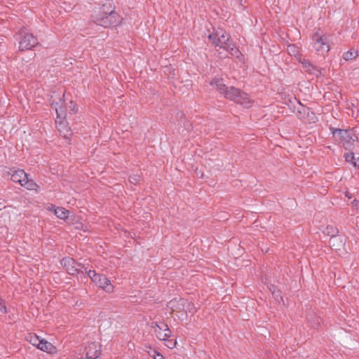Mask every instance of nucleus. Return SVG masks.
I'll use <instances>...</instances> for the list:
<instances>
[{
  "mask_svg": "<svg viewBox=\"0 0 359 359\" xmlns=\"http://www.w3.org/2000/svg\"><path fill=\"white\" fill-rule=\"evenodd\" d=\"M70 104H71V106L69 107H70V110L73 113H76V111H77L76 104L75 103H74L72 101L70 102Z\"/></svg>",
  "mask_w": 359,
  "mask_h": 359,
  "instance_id": "33",
  "label": "nucleus"
},
{
  "mask_svg": "<svg viewBox=\"0 0 359 359\" xmlns=\"http://www.w3.org/2000/svg\"><path fill=\"white\" fill-rule=\"evenodd\" d=\"M311 68H313V71L311 72L312 74L315 75L317 77L323 75L321 69L314 66L313 65V67H311Z\"/></svg>",
  "mask_w": 359,
  "mask_h": 359,
  "instance_id": "29",
  "label": "nucleus"
},
{
  "mask_svg": "<svg viewBox=\"0 0 359 359\" xmlns=\"http://www.w3.org/2000/svg\"><path fill=\"white\" fill-rule=\"evenodd\" d=\"M150 327L154 330V332L158 339L165 341V345L169 348H174L177 345V340L170 339L172 336V331L168 325L164 322L154 321Z\"/></svg>",
  "mask_w": 359,
  "mask_h": 359,
  "instance_id": "3",
  "label": "nucleus"
},
{
  "mask_svg": "<svg viewBox=\"0 0 359 359\" xmlns=\"http://www.w3.org/2000/svg\"><path fill=\"white\" fill-rule=\"evenodd\" d=\"M323 232L324 234L331 237L330 241V245H332V247H334L335 242L339 239L335 236L338 233L337 229L332 226H327L325 228H324Z\"/></svg>",
  "mask_w": 359,
  "mask_h": 359,
  "instance_id": "14",
  "label": "nucleus"
},
{
  "mask_svg": "<svg viewBox=\"0 0 359 359\" xmlns=\"http://www.w3.org/2000/svg\"><path fill=\"white\" fill-rule=\"evenodd\" d=\"M341 245H344V243H343V241H341Z\"/></svg>",
  "mask_w": 359,
  "mask_h": 359,
  "instance_id": "37",
  "label": "nucleus"
},
{
  "mask_svg": "<svg viewBox=\"0 0 359 359\" xmlns=\"http://www.w3.org/2000/svg\"><path fill=\"white\" fill-rule=\"evenodd\" d=\"M314 317V320H313V322H312L311 320V318H313L312 316H311L309 318H308V321L310 323L311 327H313V328H318L320 323H321V319L320 317H318V316H313Z\"/></svg>",
  "mask_w": 359,
  "mask_h": 359,
  "instance_id": "25",
  "label": "nucleus"
},
{
  "mask_svg": "<svg viewBox=\"0 0 359 359\" xmlns=\"http://www.w3.org/2000/svg\"><path fill=\"white\" fill-rule=\"evenodd\" d=\"M168 307L172 312L184 311L186 313L192 312L194 309L193 304L188 302L184 299H173L168 303Z\"/></svg>",
  "mask_w": 359,
  "mask_h": 359,
  "instance_id": "9",
  "label": "nucleus"
},
{
  "mask_svg": "<svg viewBox=\"0 0 359 359\" xmlns=\"http://www.w3.org/2000/svg\"><path fill=\"white\" fill-rule=\"evenodd\" d=\"M226 98L235 102L245 108H250L252 105V101L245 93L233 86L227 87L222 94Z\"/></svg>",
  "mask_w": 359,
  "mask_h": 359,
  "instance_id": "4",
  "label": "nucleus"
},
{
  "mask_svg": "<svg viewBox=\"0 0 359 359\" xmlns=\"http://www.w3.org/2000/svg\"><path fill=\"white\" fill-rule=\"evenodd\" d=\"M93 22L103 27H115L121 22V17L113 10H106L105 6L100 8L98 13L93 16Z\"/></svg>",
  "mask_w": 359,
  "mask_h": 359,
  "instance_id": "2",
  "label": "nucleus"
},
{
  "mask_svg": "<svg viewBox=\"0 0 359 359\" xmlns=\"http://www.w3.org/2000/svg\"><path fill=\"white\" fill-rule=\"evenodd\" d=\"M140 180V176L138 175H133L129 177V181L133 184H137Z\"/></svg>",
  "mask_w": 359,
  "mask_h": 359,
  "instance_id": "30",
  "label": "nucleus"
},
{
  "mask_svg": "<svg viewBox=\"0 0 359 359\" xmlns=\"http://www.w3.org/2000/svg\"><path fill=\"white\" fill-rule=\"evenodd\" d=\"M41 340L42 339H40L36 334H29L27 337V341H29L33 346H36L37 348L39 347V344L41 343Z\"/></svg>",
  "mask_w": 359,
  "mask_h": 359,
  "instance_id": "23",
  "label": "nucleus"
},
{
  "mask_svg": "<svg viewBox=\"0 0 359 359\" xmlns=\"http://www.w3.org/2000/svg\"><path fill=\"white\" fill-rule=\"evenodd\" d=\"M95 283L107 292H111L114 290L111 281L104 275L100 274Z\"/></svg>",
  "mask_w": 359,
  "mask_h": 359,
  "instance_id": "13",
  "label": "nucleus"
},
{
  "mask_svg": "<svg viewBox=\"0 0 359 359\" xmlns=\"http://www.w3.org/2000/svg\"><path fill=\"white\" fill-rule=\"evenodd\" d=\"M269 290H271L273 296L277 299L278 300V299L280 298L282 301H283V297L280 294V292L279 290H276V288L274 286H271Z\"/></svg>",
  "mask_w": 359,
  "mask_h": 359,
  "instance_id": "26",
  "label": "nucleus"
},
{
  "mask_svg": "<svg viewBox=\"0 0 359 359\" xmlns=\"http://www.w3.org/2000/svg\"><path fill=\"white\" fill-rule=\"evenodd\" d=\"M61 264L69 274L74 276L79 273L78 264L74 259L69 257H65L62 259Z\"/></svg>",
  "mask_w": 359,
  "mask_h": 359,
  "instance_id": "11",
  "label": "nucleus"
},
{
  "mask_svg": "<svg viewBox=\"0 0 359 359\" xmlns=\"http://www.w3.org/2000/svg\"><path fill=\"white\" fill-rule=\"evenodd\" d=\"M87 273L89 278L91 279V280L94 283L95 282V280H97V277L100 275L96 273V272L94 270H89L88 271H87Z\"/></svg>",
  "mask_w": 359,
  "mask_h": 359,
  "instance_id": "27",
  "label": "nucleus"
},
{
  "mask_svg": "<svg viewBox=\"0 0 359 359\" xmlns=\"http://www.w3.org/2000/svg\"><path fill=\"white\" fill-rule=\"evenodd\" d=\"M318 118L316 115L309 109V113L306 114V116L304 121L309 122V123H315L317 121Z\"/></svg>",
  "mask_w": 359,
  "mask_h": 359,
  "instance_id": "24",
  "label": "nucleus"
},
{
  "mask_svg": "<svg viewBox=\"0 0 359 359\" xmlns=\"http://www.w3.org/2000/svg\"><path fill=\"white\" fill-rule=\"evenodd\" d=\"M210 85L215 87L217 91H219L221 94H223L225 90L227 89L226 85L224 83V79L219 77L214 78L211 82Z\"/></svg>",
  "mask_w": 359,
  "mask_h": 359,
  "instance_id": "15",
  "label": "nucleus"
},
{
  "mask_svg": "<svg viewBox=\"0 0 359 359\" xmlns=\"http://www.w3.org/2000/svg\"><path fill=\"white\" fill-rule=\"evenodd\" d=\"M38 348L50 354L57 353L56 347L54 346L51 343L43 339H42L41 343L39 344Z\"/></svg>",
  "mask_w": 359,
  "mask_h": 359,
  "instance_id": "16",
  "label": "nucleus"
},
{
  "mask_svg": "<svg viewBox=\"0 0 359 359\" xmlns=\"http://www.w3.org/2000/svg\"><path fill=\"white\" fill-rule=\"evenodd\" d=\"M55 111L57 114L55 122L57 124L58 131L62 137L68 138L72 135V132L67 121L63 119L65 115V111L62 107H55Z\"/></svg>",
  "mask_w": 359,
  "mask_h": 359,
  "instance_id": "8",
  "label": "nucleus"
},
{
  "mask_svg": "<svg viewBox=\"0 0 359 359\" xmlns=\"http://www.w3.org/2000/svg\"><path fill=\"white\" fill-rule=\"evenodd\" d=\"M287 51L291 56H293V57H296L297 59H298L299 61V58H302V57L299 54V49L294 44L288 45L287 48Z\"/></svg>",
  "mask_w": 359,
  "mask_h": 359,
  "instance_id": "19",
  "label": "nucleus"
},
{
  "mask_svg": "<svg viewBox=\"0 0 359 359\" xmlns=\"http://www.w3.org/2000/svg\"><path fill=\"white\" fill-rule=\"evenodd\" d=\"M311 68H313V71L311 72L312 74L315 75L317 77L323 75L321 69L314 66L313 65V67H311Z\"/></svg>",
  "mask_w": 359,
  "mask_h": 359,
  "instance_id": "28",
  "label": "nucleus"
},
{
  "mask_svg": "<svg viewBox=\"0 0 359 359\" xmlns=\"http://www.w3.org/2000/svg\"><path fill=\"white\" fill-rule=\"evenodd\" d=\"M76 229H83V231H86V229H84V226L83 224L81 223H79V224H77L76 226Z\"/></svg>",
  "mask_w": 359,
  "mask_h": 359,
  "instance_id": "34",
  "label": "nucleus"
},
{
  "mask_svg": "<svg viewBox=\"0 0 359 359\" xmlns=\"http://www.w3.org/2000/svg\"><path fill=\"white\" fill-rule=\"evenodd\" d=\"M208 39L216 47L223 48L231 55L241 60L243 55L241 51L235 47L232 43L231 36L224 30L219 29L215 33L208 36Z\"/></svg>",
  "mask_w": 359,
  "mask_h": 359,
  "instance_id": "1",
  "label": "nucleus"
},
{
  "mask_svg": "<svg viewBox=\"0 0 359 359\" xmlns=\"http://www.w3.org/2000/svg\"><path fill=\"white\" fill-rule=\"evenodd\" d=\"M345 196H346V197H347V198H351V196L350 195V194H349L348 192H346V193L345 194Z\"/></svg>",
  "mask_w": 359,
  "mask_h": 359,
  "instance_id": "35",
  "label": "nucleus"
},
{
  "mask_svg": "<svg viewBox=\"0 0 359 359\" xmlns=\"http://www.w3.org/2000/svg\"><path fill=\"white\" fill-rule=\"evenodd\" d=\"M8 174L14 182L19 183L28 190H36L39 187L33 180L28 178L27 173L23 170L13 168L10 169Z\"/></svg>",
  "mask_w": 359,
  "mask_h": 359,
  "instance_id": "5",
  "label": "nucleus"
},
{
  "mask_svg": "<svg viewBox=\"0 0 359 359\" xmlns=\"http://www.w3.org/2000/svg\"><path fill=\"white\" fill-rule=\"evenodd\" d=\"M344 158L346 159V161L350 163L354 167H359V157L356 158L353 152L344 154Z\"/></svg>",
  "mask_w": 359,
  "mask_h": 359,
  "instance_id": "20",
  "label": "nucleus"
},
{
  "mask_svg": "<svg viewBox=\"0 0 359 359\" xmlns=\"http://www.w3.org/2000/svg\"><path fill=\"white\" fill-rule=\"evenodd\" d=\"M313 48L316 51L320 54L327 53L330 50L327 39L325 36H320L318 34H316L313 36Z\"/></svg>",
  "mask_w": 359,
  "mask_h": 359,
  "instance_id": "10",
  "label": "nucleus"
},
{
  "mask_svg": "<svg viewBox=\"0 0 359 359\" xmlns=\"http://www.w3.org/2000/svg\"><path fill=\"white\" fill-rule=\"evenodd\" d=\"M0 311L3 313H6L7 312L6 306L4 301L0 298Z\"/></svg>",
  "mask_w": 359,
  "mask_h": 359,
  "instance_id": "31",
  "label": "nucleus"
},
{
  "mask_svg": "<svg viewBox=\"0 0 359 359\" xmlns=\"http://www.w3.org/2000/svg\"><path fill=\"white\" fill-rule=\"evenodd\" d=\"M299 62H301L303 65V67L304 68V70L308 72L309 73L311 74L313 71V65L307 60L299 58Z\"/></svg>",
  "mask_w": 359,
  "mask_h": 359,
  "instance_id": "22",
  "label": "nucleus"
},
{
  "mask_svg": "<svg viewBox=\"0 0 359 359\" xmlns=\"http://www.w3.org/2000/svg\"><path fill=\"white\" fill-rule=\"evenodd\" d=\"M309 109L307 107L302 105L300 102H299V106L297 108L296 115L302 121H304L306 114L309 113Z\"/></svg>",
  "mask_w": 359,
  "mask_h": 359,
  "instance_id": "18",
  "label": "nucleus"
},
{
  "mask_svg": "<svg viewBox=\"0 0 359 359\" xmlns=\"http://www.w3.org/2000/svg\"><path fill=\"white\" fill-rule=\"evenodd\" d=\"M19 34L21 35L19 41L20 50H31L38 44L37 39L32 33L27 32L25 28L21 29Z\"/></svg>",
  "mask_w": 359,
  "mask_h": 359,
  "instance_id": "7",
  "label": "nucleus"
},
{
  "mask_svg": "<svg viewBox=\"0 0 359 359\" xmlns=\"http://www.w3.org/2000/svg\"><path fill=\"white\" fill-rule=\"evenodd\" d=\"M332 134L337 140L340 141L346 149H350L357 139L355 134L352 130L334 129Z\"/></svg>",
  "mask_w": 359,
  "mask_h": 359,
  "instance_id": "6",
  "label": "nucleus"
},
{
  "mask_svg": "<svg viewBox=\"0 0 359 359\" xmlns=\"http://www.w3.org/2000/svg\"><path fill=\"white\" fill-rule=\"evenodd\" d=\"M101 353L100 346L96 343H91L89 344L86 358L83 359H99Z\"/></svg>",
  "mask_w": 359,
  "mask_h": 359,
  "instance_id": "12",
  "label": "nucleus"
},
{
  "mask_svg": "<svg viewBox=\"0 0 359 359\" xmlns=\"http://www.w3.org/2000/svg\"><path fill=\"white\" fill-rule=\"evenodd\" d=\"M358 55H359V51L350 50L344 53L343 58L345 60L348 61V60H351L355 58Z\"/></svg>",
  "mask_w": 359,
  "mask_h": 359,
  "instance_id": "21",
  "label": "nucleus"
},
{
  "mask_svg": "<svg viewBox=\"0 0 359 359\" xmlns=\"http://www.w3.org/2000/svg\"><path fill=\"white\" fill-rule=\"evenodd\" d=\"M53 210L54 211L55 215L61 219H65L69 216V210H66L65 208L62 207H57L55 208V206H53Z\"/></svg>",
  "mask_w": 359,
  "mask_h": 359,
  "instance_id": "17",
  "label": "nucleus"
},
{
  "mask_svg": "<svg viewBox=\"0 0 359 359\" xmlns=\"http://www.w3.org/2000/svg\"><path fill=\"white\" fill-rule=\"evenodd\" d=\"M358 203V201L356 199H354L353 201L352 202V204L353 205H356Z\"/></svg>",
  "mask_w": 359,
  "mask_h": 359,
  "instance_id": "36",
  "label": "nucleus"
},
{
  "mask_svg": "<svg viewBox=\"0 0 359 359\" xmlns=\"http://www.w3.org/2000/svg\"><path fill=\"white\" fill-rule=\"evenodd\" d=\"M154 354L152 355L154 357V359H164V357L162 354H161L159 352L156 351V350H153Z\"/></svg>",
  "mask_w": 359,
  "mask_h": 359,
  "instance_id": "32",
  "label": "nucleus"
}]
</instances>
